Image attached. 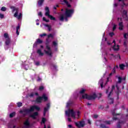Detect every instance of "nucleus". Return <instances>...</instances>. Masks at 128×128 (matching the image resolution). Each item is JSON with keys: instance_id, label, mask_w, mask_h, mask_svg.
<instances>
[{"instance_id": "obj_1", "label": "nucleus", "mask_w": 128, "mask_h": 128, "mask_svg": "<svg viewBox=\"0 0 128 128\" xmlns=\"http://www.w3.org/2000/svg\"><path fill=\"white\" fill-rule=\"evenodd\" d=\"M72 104V101L69 100L66 105V108H68V110H65V114L66 116L68 118H72L74 120L76 118H80V111H77L76 112H74L72 109H70V104Z\"/></svg>"}, {"instance_id": "obj_2", "label": "nucleus", "mask_w": 128, "mask_h": 128, "mask_svg": "<svg viewBox=\"0 0 128 128\" xmlns=\"http://www.w3.org/2000/svg\"><path fill=\"white\" fill-rule=\"evenodd\" d=\"M112 116H116L113 118L114 120H119V122L117 125L118 128H120V126L122 125V124H124L126 122V120L128 118V114L126 115H122L119 114H116V113L113 112H112Z\"/></svg>"}, {"instance_id": "obj_3", "label": "nucleus", "mask_w": 128, "mask_h": 128, "mask_svg": "<svg viewBox=\"0 0 128 128\" xmlns=\"http://www.w3.org/2000/svg\"><path fill=\"white\" fill-rule=\"evenodd\" d=\"M102 56L104 58L103 60L104 62H106L108 60H106V58H110V60H112V58H117V60H120V56L118 54L116 56L114 54V53L112 52L111 49L107 51H104L102 53Z\"/></svg>"}, {"instance_id": "obj_4", "label": "nucleus", "mask_w": 128, "mask_h": 128, "mask_svg": "<svg viewBox=\"0 0 128 128\" xmlns=\"http://www.w3.org/2000/svg\"><path fill=\"white\" fill-rule=\"evenodd\" d=\"M34 110L38 112V110H40V108L36 105H34L31 106L30 109H24V110H20V114H24V116H26L28 114H30V112H34Z\"/></svg>"}, {"instance_id": "obj_5", "label": "nucleus", "mask_w": 128, "mask_h": 128, "mask_svg": "<svg viewBox=\"0 0 128 128\" xmlns=\"http://www.w3.org/2000/svg\"><path fill=\"white\" fill-rule=\"evenodd\" d=\"M116 78H118V81L116 84V88L117 90L116 92V94L118 96V94L120 92V87H118L119 84H120L122 82V80H126V77L123 78H122L120 76H116Z\"/></svg>"}, {"instance_id": "obj_6", "label": "nucleus", "mask_w": 128, "mask_h": 128, "mask_svg": "<svg viewBox=\"0 0 128 128\" xmlns=\"http://www.w3.org/2000/svg\"><path fill=\"white\" fill-rule=\"evenodd\" d=\"M10 8L12 10V12H16L15 14H14V18H16L18 20H20L22 16V14L20 13L18 14V8H16L14 6H11Z\"/></svg>"}, {"instance_id": "obj_7", "label": "nucleus", "mask_w": 128, "mask_h": 128, "mask_svg": "<svg viewBox=\"0 0 128 128\" xmlns=\"http://www.w3.org/2000/svg\"><path fill=\"white\" fill-rule=\"evenodd\" d=\"M96 98V93H94L92 95H88V94H83L82 95V98H86V100H94Z\"/></svg>"}, {"instance_id": "obj_8", "label": "nucleus", "mask_w": 128, "mask_h": 128, "mask_svg": "<svg viewBox=\"0 0 128 128\" xmlns=\"http://www.w3.org/2000/svg\"><path fill=\"white\" fill-rule=\"evenodd\" d=\"M44 52L47 56H52V49H50V47L48 46V43H46V48L44 50Z\"/></svg>"}, {"instance_id": "obj_9", "label": "nucleus", "mask_w": 128, "mask_h": 128, "mask_svg": "<svg viewBox=\"0 0 128 128\" xmlns=\"http://www.w3.org/2000/svg\"><path fill=\"white\" fill-rule=\"evenodd\" d=\"M45 10V16H48V18H50L51 20H56V18L52 16V15L50 14V8H48V7H46Z\"/></svg>"}, {"instance_id": "obj_10", "label": "nucleus", "mask_w": 128, "mask_h": 128, "mask_svg": "<svg viewBox=\"0 0 128 128\" xmlns=\"http://www.w3.org/2000/svg\"><path fill=\"white\" fill-rule=\"evenodd\" d=\"M44 100V102L48 100V97L45 94H44L42 97H38L36 99V102H42Z\"/></svg>"}, {"instance_id": "obj_11", "label": "nucleus", "mask_w": 128, "mask_h": 128, "mask_svg": "<svg viewBox=\"0 0 128 128\" xmlns=\"http://www.w3.org/2000/svg\"><path fill=\"white\" fill-rule=\"evenodd\" d=\"M74 14V10L72 9L66 8L65 12V16L66 18H70Z\"/></svg>"}, {"instance_id": "obj_12", "label": "nucleus", "mask_w": 128, "mask_h": 128, "mask_svg": "<svg viewBox=\"0 0 128 128\" xmlns=\"http://www.w3.org/2000/svg\"><path fill=\"white\" fill-rule=\"evenodd\" d=\"M32 126L30 122V119H26L24 122V126L22 128H30Z\"/></svg>"}, {"instance_id": "obj_13", "label": "nucleus", "mask_w": 128, "mask_h": 128, "mask_svg": "<svg viewBox=\"0 0 128 128\" xmlns=\"http://www.w3.org/2000/svg\"><path fill=\"white\" fill-rule=\"evenodd\" d=\"M4 36L6 40L5 44L6 46H8V44H10V38L8 34L7 33H5L4 34Z\"/></svg>"}, {"instance_id": "obj_14", "label": "nucleus", "mask_w": 128, "mask_h": 128, "mask_svg": "<svg viewBox=\"0 0 128 128\" xmlns=\"http://www.w3.org/2000/svg\"><path fill=\"white\" fill-rule=\"evenodd\" d=\"M75 124L77 128H80L84 126V121H80V122H76Z\"/></svg>"}, {"instance_id": "obj_15", "label": "nucleus", "mask_w": 128, "mask_h": 128, "mask_svg": "<svg viewBox=\"0 0 128 128\" xmlns=\"http://www.w3.org/2000/svg\"><path fill=\"white\" fill-rule=\"evenodd\" d=\"M114 86H112V88L110 90V88H108L106 90V94H108V98H110V96L112 95V92H114Z\"/></svg>"}, {"instance_id": "obj_16", "label": "nucleus", "mask_w": 128, "mask_h": 128, "mask_svg": "<svg viewBox=\"0 0 128 128\" xmlns=\"http://www.w3.org/2000/svg\"><path fill=\"white\" fill-rule=\"evenodd\" d=\"M119 66H120V70H124L125 68H127L128 66V62H125L124 64H120L119 65Z\"/></svg>"}, {"instance_id": "obj_17", "label": "nucleus", "mask_w": 128, "mask_h": 128, "mask_svg": "<svg viewBox=\"0 0 128 128\" xmlns=\"http://www.w3.org/2000/svg\"><path fill=\"white\" fill-rule=\"evenodd\" d=\"M112 44H114V46H113V50H120V46L119 45H116V40H114L112 42Z\"/></svg>"}, {"instance_id": "obj_18", "label": "nucleus", "mask_w": 128, "mask_h": 128, "mask_svg": "<svg viewBox=\"0 0 128 128\" xmlns=\"http://www.w3.org/2000/svg\"><path fill=\"white\" fill-rule=\"evenodd\" d=\"M50 103H48L46 104V107H45L44 108V116H46V112L48 110V109L50 108Z\"/></svg>"}, {"instance_id": "obj_19", "label": "nucleus", "mask_w": 128, "mask_h": 128, "mask_svg": "<svg viewBox=\"0 0 128 128\" xmlns=\"http://www.w3.org/2000/svg\"><path fill=\"white\" fill-rule=\"evenodd\" d=\"M126 10H124L122 12V18H124V20H128V15L126 14Z\"/></svg>"}, {"instance_id": "obj_20", "label": "nucleus", "mask_w": 128, "mask_h": 128, "mask_svg": "<svg viewBox=\"0 0 128 128\" xmlns=\"http://www.w3.org/2000/svg\"><path fill=\"white\" fill-rule=\"evenodd\" d=\"M38 116V112H34V114H30V118H32L34 120H36V116Z\"/></svg>"}, {"instance_id": "obj_21", "label": "nucleus", "mask_w": 128, "mask_h": 128, "mask_svg": "<svg viewBox=\"0 0 128 128\" xmlns=\"http://www.w3.org/2000/svg\"><path fill=\"white\" fill-rule=\"evenodd\" d=\"M42 40L40 38H38L36 40V42L34 44L33 48L36 46V44H42Z\"/></svg>"}, {"instance_id": "obj_22", "label": "nucleus", "mask_w": 128, "mask_h": 128, "mask_svg": "<svg viewBox=\"0 0 128 128\" xmlns=\"http://www.w3.org/2000/svg\"><path fill=\"white\" fill-rule=\"evenodd\" d=\"M39 56H42L44 54L42 52V49H38L36 52Z\"/></svg>"}, {"instance_id": "obj_23", "label": "nucleus", "mask_w": 128, "mask_h": 128, "mask_svg": "<svg viewBox=\"0 0 128 128\" xmlns=\"http://www.w3.org/2000/svg\"><path fill=\"white\" fill-rule=\"evenodd\" d=\"M116 68H118V66H116L114 67V68H113L112 72L110 74V76H112V74H116Z\"/></svg>"}, {"instance_id": "obj_24", "label": "nucleus", "mask_w": 128, "mask_h": 128, "mask_svg": "<svg viewBox=\"0 0 128 128\" xmlns=\"http://www.w3.org/2000/svg\"><path fill=\"white\" fill-rule=\"evenodd\" d=\"M98 84L100 85V87L102 88H104V79L101 78L99 82H98Z\"/></svg>"}, {"instance_id": "obj_25", "label": "nucleus", "mask_w": 128, "mask_h": 128, "mask_svg": "<svg viewBox=\"0 0 128 128\" xmlns=\"http://www.w3.org/2000/svg\"><path fill=\"white\" fill-rule=\"evenodd\" d=\"M119 30H124V25L122 24V22L119 23Z\"/></svg>"}, {"instance_id": "obj_26", "label": "nucleus", "mask_w": 128, "mask_h": 128, "mask_svg": "<svg viewBox=\"0 0 128 128\" xmlns=\"http://www.w3.org/2000/svg\"><path fill=\"white\" fill-rule=\"evenodd\" d=\"M38 96V92H36L35 94L32 92L30 94H29L28 96H30V98H33V96Z\"/></svg>"}, {"instance_id": "obj_27", "label": "nucleus", "mask_w": 128, "mask_h": 128, "mask_svg": "<svg viewBox=\"0 0 128 128\" xmlns=\"http://www.w3.org/2000/svg\"><path fill=\"white\" fill-rule=\"evenodd\" d=\"M20 25L17 26L16 28V34L17 36H18L20 34V32H18V30H20Z\"/></svg>"}, {"instance_id": "obj_28", "label": "nucleus", "mask_w": 128, "mask_h": 128, "mask_svg": "<svg viewBox=\"0 0 128 128\" xmlns=\"http://www.w3.org/2000/svg\"><path fill=\"white\" fill-rule=\"evenodd\" d=\"M44 26H46V28H48V31L50 32L52 30V26L48 24H44Z\"/></svg>"}, {"instance_id": "obj_29", "label": "nucleus", "mask_w": 128, "mask_h": 128, "mask_svg": "<svg viewBox=\"0 0 128 128\" xmlns=\"http://www.w3.org/2000/svg\"><path fill=\"white\" fill-rule=\"evenodd\" d=\"M44 0H39L38 1V6H40L44 2Z\"/></svg>"}, {"instance_id": "obj_30", "label": "nucleus", "mask_w": 128, "mask_h": 128, "mask_svg": "<svg viewBox=\"0 0 128 128\" xmlns=\"http://www.w3.org/2000/svg\"><path fill=\"white\" fill-rule=\"evenodd\" d=\"M63 0V2H65V4H66L67 6H68V8H70V4H68V2L66 1V0Z\"/></svg>"}, {"instance_id": "obj_31", "label": "nucleus", "mask_w": 128, "mask_h": 128, "mask_svg": "<svg viewBox=\"0 0 128 128\" xmlns=\"http://www.w3.org/2000/svg\"><path fill=\"white\" fill-rule=\"evenodd\" d=\"M52 46L55 48H56V46H58V42L56 41H54L52 42Z\"/></svg>"}, {"instance_id": "obj_32", "label": "nucleus", "mask_w": 128, "mask_h": 128, "mask_svg": "<svg viewBox=\"0 0 128 128\" xmlns=\"http://www.w3.org/2000/svg\"><path fill=\"white\" fill-rule=\"evenodd\" d=\"M104 122L105 124H112V122L110 120L104 121Z\"/></svg>"}, {"instance_id": "obj_33", "label": "nucleus", "mask_w": 128, "mask_h": 128, "mask_svg": "<svg viewBox=\"0 0 128 128\" xmlns=\"http://www.w3.org/2000/svg\"><path fill=\"white\" fill-rule=\"evenodd\" d=\"M64 20V17L63 14L61 15L60 18V20L62 22Z\"/></svg>"}, {"instance_id": "obj_34", "label": "nucleus", "mask_w": 128, "mask_h": 128, "mask_svg": "<svg viewBox=\"0 0 128 128\" xmlns=\"http://www.w3.org/2000/svg\"><path fill=\"white\" fill-rule=\"evenodd\" d=\"M16 115V112H13L10 114V118H12L13 116H14Z\"/></svg>"}, {"instance_id": "obj_35", "label": "nucleus", "mask_w": 128, "mask_h": 128, "mask_svg": "<svg viewBox=\"0 0 128 128\" xmlns=\"http://www.w3.org/2000/svg\"><path fill=\"white\" fill-rule=\"evenodd\" d=\"M48 38H54V34H49L48 35Z\"/></svg>"}, {"instance_id": "obj_36", "label": "nucleus", "mask_w": 128, "mask_h": 128, "mask_svg": "<svg viewBox=\"0 0 128 128\" xmlns=\"http://www.w3.org/2000/svg\"><path fill=\"white\" fill-rule=\"evenodd\" d=\"M46 36V33H44L42 34H40L39 35V36H40V38H44V36Z\"/></svg>"}, {"instance_id": "obj_37", "label": "nucleus", "mask_w": 128, "mask_h": 128, "mask_svg": "<svg viewBox=\"0 0 128 128\" xmlns=\"http://www.w3.org/2000/svg\"><path fill=\"white\" fill-rule=\"evenodd\" d=\"M104 36H106V33H104L102 42L106 40V38H104Z\"/></svg>"}, {"instance_id": "obj_38", "label": "nucleus", "mask_w": 128, "mask_h": 128, "mask_svg": "<svg viewBox=\"0 0 128 128\" xmlns=\"http://www.w3.org/2000/svg\"><path fill=\"white\" fill-rule=\"evenodd\" d=\"M109 103L110 104H114V99L110 98V99H109Z\"/></svg>"}, {"instance_id": "obj_39", "label": "nucleus", "mask_w": 128, "mask_h": 128, "mask_svg": "<svg viewBox=\"0 0 128 128\" xmlns=\"http://www.w3.org/2000/svg\"><path fill=\"white\" fill-rule=\"evenodd\" d=\"M17 106H18V108H20V106H22V103L19 102L17 103Z\"/></svg>"}, {"instance_id": "obj_40", "label": "nucleus", "mask_w": 128, "mask_h": 128, "mask_svg": "<svg viewBox=\"0 0 128 128\" xmlns=\"http://www.w3.org/2000/svg\"><path fill=\"white\" fill-rule=\"evenodd\" d=\"M1 10L2 12H6V7H2L1 8Z\"/></svg>"}, {"instance_id": "obj_41", "label": "nucleus", "mask_w": 128, "mask_h": 128, "mask_svg": "<svg viewBox=\"0 0 128 128\" xmlns=\"http://www.w3.org/2000/svg\"><path fill=\"white\" fill-rule=\"evenodd\" d=\"M52 68L54 70H56V65H52Z\"/></svg>"}, {"instance_id": "obj_42", "label": "nucleus", "mask_w": 128, "mask_h": 128, "mask_svg": "<svg viewBox=\"0 0 128 128\" xmlns=\"http://www.w3.org/2000/svg\"><path fill=\"white\" fill-rule=\"evenodd\" d=\"M84 92H86V90L82 88V90L80 91V94H84Z\"/></svg>"}, {"instance_id": "obj_43", "label": "nucleus", "mask_w": 128, "mask_h": 128, "mask_svg": "<svg viewBox=\"0 0 128 128\" xmlns=\"http://www.w3.org/2000/svg\"><path fill=\"white\" fill-rule=\"evenodd\" d=\"M100 122H102V121H100V120L96 121V126H98V124H100Z\"/></svg>"}, {"instance_id": "obj_44", "label": "nucleus", "mask_w": 128, "mask_h": 128, "mask_svg": "<svg viewBox=\"0 0 128 128\" xmlns=\"http://www.w3.org/2000/svg\"><path fill=\"white\" fill-rule=\"evenodd\" d=\"M43 20H44V22H49V20H47L46 18L45 17H44V18H43Z\"/></svg>"}, {"instance_id": "obj_45", "label": "nucleus", "mask_w": 128, "mask_h": 128, "mask_svg": "<svg viewBox=\"0 0 128 128\" xmlns=\"http://www.w3.org/2000/svg\"><path fill=\"white\" fill-rule=\"evenodd\" d=\"M46 120L45 118H42L41 124H45Z\"/></svg>"}, {"instance_id": "obj_46", "label": "nucleus", "mask_w": 128, "mask_h": 128, "mask_svg": "<svg viewBox=\"0 0 128 128\" xmlns=\"http://www.w3.org/2000/svg\"><path fill=\"white\" fill-rule=\"evenodd\" d=\"M28 66L26 65L24 67V66H23V68H24L26 70H28Z\"/></svg>"}, {"instance_id": "obj_47", "label": "nucleus", "mask_w": 128, "mask_h": 128, "mask_svg": "<svg viewBox=\"0 0 128 128\" xmlns=\"http://www.w3.org/2000/svg\"><path fill=\"white\" fill-rule=\"evenodd\" d=\"M109 36H114V32H112L109 34Z\"/></svg>"}, {"instance_id": "obj_48", "label": "nucleus", "mask_w": 128, "mask_h": 128, "mask_svg": "<svg viewBox=\"0 0 128 128\" xmlns=\"http://www.w3.org/2000/svg\"><path fill=\"white\" fill-rule=\"evenodd\" d=\"M114 8H116V6H118V4L116 3V0H114Z\"/></svg>"}, {"instance_id": "obj_49", "label": "nucleus", "mask_w": 128, "mask_h": 128, "mask_svg": "<svg viewBox=\"0 0 128 128\" xmlns=\"http://www.w3.org/2000/svg\"><path fill=\"white\" fill-rule=\"evenodd\" d=\"M116 25L114 24L112 28V30H116Z\"/></svg>"}, {"instance_id": "obj_50", "label": "nucleus", "mask_w": 128, "mask_h": 128, "mask_svg": "<svg viewBox=\"0 0 128 128\" xmlns=\"http://www.w3.org/2000/svg\"><path fill=\"white\" fill-rule=\"evenodd\" d=\"M127 44H128V40H126L124 42V46H126Z\"/></svg>"}, {"instance_id": "obj_51", "label": "nucleus", "mask_w": 128, "mask_h": 128, "mask_svg": "<svg viewBox=\"0 0 128 128\" xmlns=\"http://www.w3.org/2000/svg\"><path fill=\"white\" fill-rule=\"evenodd\" d=\"M44 90V86H40L39 88V90Z\"/></svg>"}, {"instance_id": "obj_52", "label": "nucleus", "mask_w": 128, "mask_h": 128, "mask_svg": "<svg viewBox=\"0 0 128 128\" xmlns=\"http://www.w3.org/2000/svg\"><path fill=\"white\" fill-rule=\"evenodd\" d=\"M4 14H0V18H4Z\"/></svg>"}, {"instance_id": "obj_53", "label": "nucleus", "mask_w": 128, "mask_h": 128, "mask_svg": "<svg viewBox=\"0 0 128 128\" xmlns=\"http://www.w3.org/2000/svg\"><path fill=\"white\" fill-rule=\"evenodd\" d=\"M38 16H42V12H39L38 13Z\"/></svg>"}, {"instance_id": "obj_54", "label": "nucleus", "mask_w": 128, "mask_h": 128, "mask_svg": "<svg viewBox=\"0 0 128 128\" xmlns=\"http://www.w3.org/2000/svg\"><path fill=\"white\" fill-rule=\"evenodd\" d=\"M35 64L36 66H40V62H35Z\"/></svg>"}, {"instance_id": "obj_55", "label": "nucleus", "mask_w": 128, "mask_h": 128, "mask_svg": "<svg viewBox=\"0 0 128 128\" xmlns=\"http://www.w3.org/2000/svg\"><path fill=\"white\" fill-rule=\"evenodd\" d=\"M98 115H96V114H94V115L93 116V118H98Z\"/></svg>"}, {"instance_id": "obj_56", "label": "nucleus", "mask_w": 128, "mask_h": 128, "mask_svg": "<svg viewBox=\"0 0 128 128\" xmlns=\"http://www.w3.org/2000/svg\"><path fill=\"white\" fill-rule=\"evenodd\" d=\"M56 8H58V5H56V6H54V10H56Z\"/></svg>"}, {"instance_id": "obj_57", "label": "nucleus", "mask_w": 128, "mask_h": 128, "mask_svg": "<svg viewBox=\"0 0 128 128\" xmlns=\"http://www.w3.org/2000/svg\"><path fill=\"white\" fill-rule=\"evenodd\" d=\"M68 122H72V119L70 118H68Z\"/></svg>"}, {"instance_id": "obj_58", "label": "nucleus", "mask_w": 128, "mask_h": 128, "mask_svg": "<svg viewBox=\"0 0 128 128\" xmlns=\"http://www.w3.org/2000/svg\"><path fill=\"white\" fill-rule=\"evenodd\" d=\"M88 122L89 124H90V120H88Z\"/></svg>"}, {"instance_id": "obj_59", "label": "nucleus", "mask_w": 128, "mask_h": 128, "mask_svg": "<svg viewBox=\"0 0 128 128\" xmlns=\"http://www.w3.org/2000/svg\"><path fill=\"white\" fill-rule=\"evenodd\" d=\"M110 80V78H107V81H106V84H108V82H109V80Z\"/></svg>"}, {"instance_id": "obj_60", "label": "nucleus", "mask_w": 128, "mask_h": 128, "mask_svg": "<svg viewBox=\"0 0 128 128\" xmlns=\"http://www.w3.org/2000/svg\"><path fill=\"white\" fill-rule=\"evenodd\" d=\"M120 20V21H122V18H118V20Z\"/></svg>"}, {"instance_id": "obj_61", "label": "nucleus", "mask_w": 128, "mask_h": 128, "mask_svg": "<svg viewBox=\"0 0 128 128\" xmlns=\"http://www.w3.org/2000/svg\"><path fill=\"white\" fill-rule=\"evenodd\" d=\"M40 80L41 79L40 78H38L37 80H38V82H40Z\"/></svg>"}, {"instance_id": "obj_62", "label": "nucleus", "mask_w": 128, "mask_h": 128, "mask_svg": "<svg viewBox=\"0 0 128 128\" xmlns=\"http://www.w3.org/2000/svg\"><path fill=\"white\" fill-rule=\"evenodd\" d=\"M87 104H88V106H90L91 104H90V103H88H88Z\"/></svg>"}, {"instance_id": "obj_63", "label": "nucleus", "mask_w": 128, "mask_h": 128, "mask_svg": "<svg viewBox=\"0 0 128 128\" xmlns=\"http://www.w3.org/2000/svg\"><path fill=\"white\" fill-rule=\"evenodd\" d=\"M108 46H110V42H108Z\"/></svg>"}, {"instance_id": "obj_64", "label": "nucleus", "mask_w": 128, "mask_h": 128, "mask_svg": "<svg viewBox=\"0 0 128 128\" xmlns=\"http://www.w3.org/2000/svg\"><path fill=\"white\" fill-rule=\"evenodd\" d=\"M48 128H50V126H48Z\"/></svg>"}]
</instances>
